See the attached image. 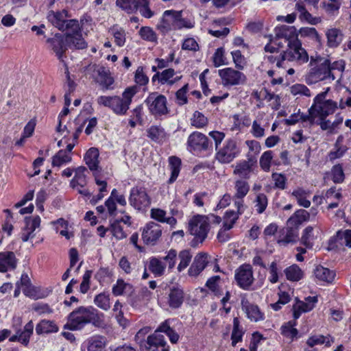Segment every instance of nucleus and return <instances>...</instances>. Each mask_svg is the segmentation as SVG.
Segmentation results:
<instances>
[{
  "instance_id": "f257e3e1",
  "label": "nucleus",
  "mask_w": 351,
  "mask_h": 351,
  "mask_svg": "<svg viewBox=\"0 0 351 351\" xmlns=\"http://www.w3.org/2000/svg\"><path fill=\"white\" fill-rule=\"evenodd\" d=\"M88 324L97 328L104 326V314L93 306H80L68 315V321L64 329L80 330Z\"/></svg>"
},
{
  "instance_id": "f03ea898",
  "label": "nucleus",
  "mask_w": 351,
  "mask_h": 351,
  "mask_svg": "<svg viewBox=\"0 0 351 351\" xmlns=\"http://www.w3.org/2000/svg\"><path fill=\"white\" fill-rule=\"evenodd\" d=\"M137 92L136 86H130L125 89L122 97L117 95H101L97 97V102L99 106L110 108L117 115H125Z\"/></svg>"
},
{
  "instance_id": "7ed1b4c3",
  "label": "nucleus",
  "mask_w": 351,
  "mask_h": 351,
  "mask_svg": "<svg viewBox=\"0 0 351 351\" xmlns=\"http://www.w3.org/2000/svg\"><path fill=\"white\" fill-rule=\"evenodd\" d=\"M309 71L305 76L308 84H314L319 82L330 79L334 80L335 75L330 71L329 60L319 55L310 58Z\"/></svg>"
},
{
  "instance_id": "20e7f679",
  "label": "nucleus",
  "mask_w": 351,
  "mask_h": 351,
  "mask_svg": "<svg viewBox=\"0 0 351 351\" xmlns=\"http://www.w3.org/2000/svg\"><path fill=\"white\" fill-rule=\"evenodd\" d=\"M187 230L193 236L191 245L195 247L202 243L208 237L210 230L208 219L206 215H196L193 216L188 222Z\"/></svg>"
},
{
  "instance_id": "39448f33",
  "label": "nucleus",
  "mask_w": 351,
  "mask_h": 351,
  "mask_svg": "<svg viewBox=\"0 0 351 351\" xmlns=\"http://www.w3.org/2000/svg\"><path fill=\"white\" fill-rule=\"evenodd\" d=\"M194 27V22L183 19L182 11L166 10L162 16L160 23L158 25V29L162 33L166 34L172 29H180L183 27L192 28Z\"/></svg>"
},
{
  "instance_id": "423d86ee",
  "label": "nucleus",
  "mask_w": 351,
  "mask_h": 351,
  "mask_svg": "<svg viewBox=\"0 0 351 351\" xmlns=\"http://www.w3.org/2000/svg\"><path fill=\"white\" fill-rule=\"evenodd\" d=\"M330 88L328 87L316 95L313 99V104L311 107V113L315 114L317 117L326 119L330 114H333L338 108L337 103L332 99H326V97Z\"/></svg>"
},
{
  "instance_id": "0eeeda50",
  "label": "nucleus",
  "mask_w": 351,
  "mask_h": 351,
  "mask_svg": "<svg viewBox=\"0 0 351 351\" xmlns=\"http://www.w3.org/2000/svg\"><path fill=\"white\" fill-rule=\"evenodd\" d=\"M187 149L190 152L199 155L213 152V143L208 136L199 132H193L188 137Z\"/></svg>"
},
{
  "instance_id": "6e6552de",
  "label": "nucleus",
  "mask_w": 351,
  "mask_h": 351,
  "mask_svg": "<svg viewBox=\"0 0 351 351\" xmlns=\"http://www.w3.org/2000/svg\"><path fill=\"white\" fill-rule=\"evenodd\" d=\"M239 153L240 149L236 140L229 138L216 150L215 158L221 164H228L237 158Z\"/></svg>"
},
{
  "instance_id": "1a4fd4ad",
  "label": "nucleus",
  "mask_w": 351,
  "mask_h": 351,
  "mask_svg": "<svg viewBox=\"0 0 351 351\" xmlns=\"http://www.w3.org/2000/svg\"><path fill=\"white\" fill-rule=\"evenodd\" d=\"M67 25L69 29L66 31L65 41L69 47H73L78 49L86 48L87 45L82 38L78 21L71 19Z\"/></svg>"
},
{
  "instance_id": "9d476101",
  "label": "nucleus",
  "mask_w": 351,
  "mask_h": 351,
  "mask_svg": "<svg viewBox=\"0 0 351 351\" xmlns=\"http://www.w3.org/2000/svg\"><path fill=\"white\" fill-rule=\"evenodd\" d=\"M145 103L148 107L149 112L155 117L165 115L169 112L166 97L158 93H150L145 100Z\"/></svg>"
},
{
  "instance_id": "9b49d317",
  "label": "nucleus",
  "mask_w": 351,
  "mask_h": 351,
  "mask_svg": "<svg viewBox=\"0 0 351 351\" xmlns=\"http://www.w3.org/2000/svg\"><path fill=\"white\" fill-rule=\"evenodd\" d=\"M288 48L283 51L284 58L286 60L289 62H296L299 64H302L308 62L309 57L307 51L302 46V43L300 40H297L287 45Z\"/></svg>"
},
{
  "instance_id": "f8f14e48",
  "label": "nucleus",
  "mask_w": 351,
  "mask_h": 351,
  "mask_svg": "<svg viewBox=\"0 0 351 351\" xmlns=\"http://www.w3.org/2000/svg\"><path fill=\"white\" fill-rule=\"evenodd\" d=\"M219 75L225 86L243 85L247 81V77L243 73L231 67L219 70Z\"/></svg>"
},
{
  "instance_id": "ddd939ff",
  "label": "nucleus",
  "mask_w": 351,
  "mask_h": 351,
  "mask_svg": "<svg viewBox=\"0 0 351 351\" xmlns=\"http://www.w3.org/2000/svg\"><path fill=\"white\" fill-rule=\"evenodd\" d=\"M130 204L135 209L141 210L149 206L151 199L143 186H134L130 191Z\"/></svg>"
},
{
  "instance_id": "4468645a",
  "label": "nucleus",
  "mask_w": 351,
  "mask_h": 351,
  "mask_svg": "<svg viewBox=\"0 0 351 351\" xmlns=\"http://www.w3.org/2000/svg\"><path fill=\"white\" fill-rule=\"evenodd\" d=\"M274 34L275 36L270 40L279 47L283 46L280 42H278L279 40L284 39L287 43V45L299 40L296 29L293 26L281 25L276 27L274 29Z\"/></svg>"
},
{
  "instance_id": "2eb2a0df",
  "label": "nucleus",
  "mask_w": 351,
  "mask_h": 351,
  "mask_svg": "<svg viewBox=\"0 0 351 351\" xmlns=\"http://www.w3.org/2000/svg\"><path fill=\"white\" fill-rule=\"evenodd\" d=\"M88 71L92 72L93 77L106 90L112 88L111 85L114 83V79L108 69L102 66L93 64L88 66Z\"/></svg>"
},
{
  "instance_id": "dca6fc26",
  "label": "nucleus",
  "mask_w": 351,
  "mask_h": 351,
  "mask_svg": "<svg viewBox=\"0 0 351 351\" xmlns=\"http://www.w3.org/2000/svg\"><path fill=\"white\" fill-rule=\"evenodd\" d=\"M235 280L237 285L243 289L247 290L254 282L252 266L248 264L241 265L235 271Z\"/></svg>"
},
{
  "instance_id": "f3484780",
  "label": "nucleus",
  "mask_w": 351,
  "mask_h": 351,
  "mask_svg": "<svg viewBox=\"0 0 351 351\" xmlns=\"http://www.w3.org/2000/svg\"><path fill=\"white\" fill-rule=\"evenodd\" d=\"M162 228L160 225L150 221L143 229L142 239L147 245H154L162 235Z\"/></svg>"
},
{
  "instance_id": "a211bd4d",
  "label": "nucleus",
  "mask_w": 351,
  "mask_h": 351,
  "mask_svg": "<svg viewBox=\"0 0 351 351\" xmlns=\"http://www.w3.org/2000/svg\"><path fill=\"white\" fill-rule=\"evenodd\" d=\"M142 351H169V346L162 335L154 332L147 337Z\"/></svg>"
},
{
  "instance_id": "6ab92c4d",
  "label": "nucleus",
  "mask_w": 351,
  "mask_h": 351,
  "mask_svg": "<svg viewBox=\"0 0 351 351\" xmlns=\"http://www.w3.org/2000/svg\"><path fill=\"white\" fill-rule=\"evenodd\" d=\"M40 221L39 216L25 218V226L21 232V239L23 242H27L35 237V231L39 228Z\"/></svg>"
},
{
  "instance_id": "aec40b11",
  "label": "nucleus",
  "mask_w": 351,
  "mask_h": 351,
  "mask_svg": "<svg viewBox=\"0 0 351 351\" xmlns=\"http://www.w3.org/2000/svg\"><path fill=\"white\" fill-rule=\"evenodd\" d=\"M256 165L255 158L250 156L246 160H241L237 163L233 173L243 179H249Z\"/></svg>"
},
{
  "instance_id": "412c9836",
  "label": "nucleus",
  "mask_w": 351,
  "mask_h": 351,
  "mask_svg": "<svg viewBox=\"0 0 351 351\" xmlns=\"http://www.w3.org/2000/svg\"><path fill=\"white\" fill-rule=\"evenodd\" d=\"M67 11L63 10L61 12L49 11L47 15L48 21L58 29L62 31H66L69 29L68 22L66 20Z\"/></svg>"
},
{
  "instance_id": "4be33fe9",
  "label": "nucleus",
  "mask_w": 351,
  "mask_h": 351,
  "mask_svg": "<svg viewBox=\"0 0 351 351\" xmlns=\"http://www.w3.org/2000/svg\"><path fill=\"white\" fill-rule=\"evenodd\" d=\"M34 327V323L30 320L25 325L22 331H15L16 334L10 337L9 341L11 342L19 341L25 346H28L30 337L33 335Z\"/></svg>"
},
{
  "instance_id": "5701e85b",
  "label": "nucleus",
  "mask_w": 351,
  "mask_h": 351,
  "mask_svg": "<svg viewBox=\"0 0 351 351\" xmlns=\"http://www.w3.org/2000/svg\"><path fill=\"white\" fill-rule=\"evenodd\" d=\"M208 254L198 253L194 258L193 262L189 269V274L191 276L199 275L208 264Z\"/></svg>"
},
{
  "instance_id": "b1692460",
  "label": "nucleus",
  "mask_w": 351,
  "mask_h": 351,
  "mask_svg": "<svg viewBox=\"0 0 351 351\" xmlns=\"http://www.w3.org/2000/svg\"><path fill=\"white\" fill-rule=\"evenodd\" d=\"M17 260L12 252H0V271L5 272L16 267Z\"/></svg>"
},
{
  "instance_id": "393cba45",
  "label": "nucleus",
  "mask_w": 351,
  "mask_h": 351,
  "mask_svg": "<svg viewBox=\"0 0 351 351\" xmlns=\"http://www.w3.org/2000/svg\"><path fill=\"white\" fill-rule=\"evenodd\" d=\"M299 239L298 228L293 226H289L285 230V236L278 239L277 243L280 246L285 247L288 244L295 243Z\"/></svg>"
},
{
  "instance_id": "a878e982",
  "label": "nucleus",
  "mask_w": 351,
  "mask_h": 351,
  "mask_svg": "<svg viewBox=\"0 0 351 351\" xmlns=\"http://www.w3.org/2000/svg\"><path fill=\"white\" fill-rule=\"evenodd\" d=\"M242 308L245 311L247 317L253 322H258L264 319V314L261 311L257 305L250 303L247 300H242Z\"/></svg>"
},
{
  "instance_id": "bb28decb",
  "label": "nucleus",
  "mask_w": 351,
  "mask_h": 351,
  "mask_svg": "<svg viewBox=\"0 0 351 351\" xmlns=\"http://www.w3.org/2000/svg\"><path fill=\"white\" fill-rule=\"evenodd\" d=\"M75 176L70 182V185L73 189L80 186L81 188L85 187L87 184L86 173L88 170L85 167L80 166L75 169Z\"/></svg>"
},
{
  "instance_id": "cd10ccee",
  "label": "nucleus",
  "mask_w": 351,
  "mask_h": 351,
  "mask_svg": "<svg viewBox=\"0 0 351 351\" xmlns=\"http://www.w3.org/2000/svg\"><path fill=\"white\" fill-rule=\"evenodd\" d=\"M107 339L102 335H95L86 341L87 351H104Z\"/></svg>"
},
{
  "instance_id": "c85d7f7f",
  "label": "nucleus",
  "mask_w": 351,
  "mask_h": 351,
  "mask_svg": "<svg viewBox=\"0 0 351 351\" xmlns=\"http://www.w3.org/2000/svg\"><path fill=\"white\" fill-rule=\"evenodd\" d=\"M47 41L50 44V47L56 53L58 59L60 60L66 50L63 37L61 35L56 34L53 38H49Z\"/></svg>"
},
{
  "instance_id": "c756f323",
  "label": "nucleus",
  "mask_w": 351,
  "mask_h": 351,
  "mask_svg": "<svg viewBox=\"0 0 351 351\" xmlns=\"http://www.w3.org/2000/svg\"><path fill=\"white\" fill-rule=\"evenodd\" d=\"M99 151L97 148L92 147L89 149L84 156V161L89 169L93 173H96L99 168Z\"/></svg>"
},
{
  "instance_id": "7c9ffc66",
  "label": "nucleus",
  "mask_w": 351,
  "mask_h": 351,
  "mask_svg": "<svg viewBox=\"0 0 351 351\" xmlns=\"http://www.w3.org/2000/svg\"><path fill=\"white\" fill-rule=\"evenodd\" d=\"M310 213L304 209H299L288 219L287 225L293 226L299 228L303 222L308 221Z\"/></svg>"
},
{
  "instance_id": "2f4dec72",
  "label": "nucleus",
  "mask_w": 351,
  "mask_h": 351,
  "mask_svg": "<svg viewBox=\"0 0 351 351\" xmlns=\"http://www.w3.org/2000/svg\"><path fill=\"white\" fill-rule=\"evenodd\" d=\"M166 211L160 208H152L150 212L151 217L160 223H167L171 226H175L177 220L173 217H166Z\"/></svg>"
},
{
  "instance_id": "473e14b6",
  "label": "nucleus",
  "mask_w": 351,
  "mask_h": 351,
  "mask_svg": "<svg viewBox=\"0 0 351 351\" xmlns=\"http://www.w3.org/2000/svg\"><path fill=\"white\" fill-rule=\"evenodd\" d=\"M20 284L22 287L23 293L29 297L34 298H43L37 295L36 287L31 284L30 279L27 274H23L20 280Z\"/></svg>"
},
{
  "instance_id": "72a5a7b5",
  "label": "nucleus",
  "mask_w": 351,
  "mask_h": 351,
  "mask_svg": "<svg viewBox=\"0 0 351 351\" xmlns=\"http://www.w3.org/2000/svg\"><path fill=\"white\" fill-rule=\"evenodd\" d=\"M58 330V326L52 320L43 319L36 326V332L38 335L57 332Z\"/></svg>"
},
{
  "instance_id": "f704fd0d",
  "label": "nucleus",
  "mask_w": 351,
  "mask_h": 351,
  "mask_svg": "<svg viewBox=\"0 0 351 351\" xmlns=\"http://www.w3.org/2000/svg\"><path fill=\"white\" fill-rule=\"evenodd\" d=\"M184 300L183 291L179 288L171 289L169 294L168 303L173 308H179Z\"/></svg>"
},
{
  "instance_id": "c9c22d12",
  "label": "nucleus",
  "mask_w": 351,
  "mask_h": 351,
  "mask_svg": "<svg viewBox=\"0 0 351 351\" xmlns=\"http://www.w3.org/2000/svg\"><path fill=\"white\" fill-rule=\"evenodd\" d=\"M343 139L344 138L342 135L338 136L335 144L334 150L330 151L328 154L330 160L342 157L347 151V147L343 144Z\"/></svg>"
},
{
  "instance_id": "e433bc0d",
  "label": "nucleus",
  "mask_w": 351,
  "mask_h": 351,
  "mask_svg": "<svg viewBox=\"0 0 351 351\" xmlns=\"http://www.w3.org/2000/svg\"><path fill=\"white\" fill-rule=\"evenodd\" d=\"M314 275L317 280L326 282H332L335 276L332 271L321 265L316 266Z\"/></svg>"
},
{
  "instance_id": "4c0bfd02",
  "label": "nucleus",
  "mask_w": 351,
  "mask_h": 351,
  "mask_svg": "<svg viewBox=\"0 0 351 351\" xmlns=\"http://www.w3.org/2000/svg\"><path fill=\"white\" fill-rule=\"evenodd\" d=\"M147 136L157 143H162L167 138L166 132L160 126L152 125L147 130Z\"/></svg>"
},
{
  "instance_id": "58836bf2",
  "label": "nucleus",
  "mask_w": 351,
  "mask_h": 351,
  "mask_svg": "<svg viewBox=\"0 0 351 351\" xmlns=\"http://www.w3.org/2000/svg\"><path fill=\"white\" fill-rule=\"evenodd\" d=\"M169 165L171 170V176L168 180L169 184L173 183L180 171L181 160L176 156H171L169 158Z\"/></svg>"
},
{
  "instance_id": "ea45409f",
  "label": "nucleus",
  "mask_w": 351,
  "mask_h": 351,
  "mask_svg": "<svg viewBox=\"0 0 351 351\" xmlns=\"http://www.w3.org/2000/svg\"><path fill=\"white\" fill-rule=\"evenodd\" d=\"M132 291V285L130 283L125 282L123 279H118L116 284L113 285L112 289V292L115 296L131 293Z\"/></svg>"
},
{
  "instance_id": "a19ab883",
  "label": "nucleus",
  "mask_w": 351,
  "mask_h": 351,
  "mask_svg": "<svg viewBox=\"0 0 351 351\" xmlns=\"http://www.w3.org/2000/svg\"><path fill=\"white\" fill-rule=\"evenodd\" d=\"M326 37L328 47H337L342 41L343 34L339 29L334 28L327 31Z\"/></svg>"
},
{
  "instance_id": "79ce46f5",
  "label": "nucleus",
  "mask_w": 351,
  "mask_h": 351,
  "mask_svg": "<svg viewBox=\"0 0 351 351\" xmlns=\"http://www.w3.org/2000/svg\"><path fill=\"white\" fill-rule=\"evenodd\" d=\"M234 190L233 198H244L250 191V185L245 180H237L234 182Z\"/></svg>"
},
{
  "instance_id": "37998d69",
  "label": "nucleus",
  "mask_w": 351,
  "mask_h": 351,
  "mask_svg": "<svg viewBox=\"0 0 351 351\" xmlns=\"http://www.w3.org/2000/svg\"><path fill=\"white\" fill-rule=\"evenodd\" d=\"M71 156L66 152L64 149H60L52 158V165L53 167H58L66 164L71 161Z\"/></svg>"
},
{
  "instance_id": "c03bdc74",
  "label": "nucleus",
  "mask_w": 351,
  "mask_h": 351,
  "mask_svg": "<svg viewBox=\"0 0 351 351\" xmlns=\"http://www.w3.org/2000/svg\"><path fill=\"white\" fill-rule=\"evenodd\" d=\"M285 274L287 280L293 282L299 281L303 277V271L297 265H293L286 268Z\"/></svg>"
},
{
  "instance_id": "a18cd8bd",
  "label": "nucleus",
  "mask_w": 351,
  "mask_h": 351,
  "mask_svg": "<svg viewBox=\"0 0 351 351\" xmlns=\"http://www.w3.org/2000/svg\"><path fill=\"white\" fill-rule=\"evenodd\" d=\"M109 32L113 36L117 45L123 47L125 45V32L123 28L114 25L110 29Z\"/></svg>"
},
{
  "instance_id": "49530a36",
  "label": "nucleus",
  "mask_w": 351,
  "mask_h": 351,
  "mask_svg": "<svg viewBox=\"0 0 351 351\" xmlns=\"http://www.w3.org/2000/svg\"><path fill=\"white\" fill-rule=\"evenodd\" d=\"M244 332L240 326V322L237 317L233 319V330L231 335L232 345L234 346L238 342L242 341Z\"/></svg>"
},
{
  "instance_id": "de8ad7c7",
  "label": "nucleus",
  "mask_w": 351,
  "mask_h": 351,
  "mask_svg": "<svg viewBox=\"0 0 351 351\" xmlns=\"http://www.w3.org/2000/svg\"><path fill=\"white\" fill-rule=\"evenodd\" d=\"M117 6L128 13H132L138 10L140 0H117Z\"/></svg>"
},
{
  "instance_id": "09e8293b",
  "label": "nucleus",
  "mask_w": 351,
  "mask_h": 351,
  "mask_svg": "<svg viewBox=\"0 0 351 351\" xmlns=\"http://www.w3.org/2000/svg\"><path fill=\"white\" fill-rule=\"evenodd\" d=\"M95 304L99 308L107 311L110 308V295L106 293H101L95 295Z\"/></svg>"
},
{
  "instance_id": "8fccbe9b",
  "label": "nucleus",
  "mask_w": 351,
  "mask_h": 351,
  "mask_svg": "<svg viewBox=\"0 0 351 351\" xmlns=\"http://www.w3.org/2000/svg\"><path fill=\"white\" fill-rule=\"evenodd\" d=\"M148 267L155 276H161L164 274L165 265L160 259L152 258L149 261Z\"/></svg>"
},
{
  "instance_id": "3c124183",
  "label": "nucleus",
  "mask_w": 351,
  "mask_h": 351,
  "mask_svg": "<svg viewBox=\"0 0 351 351\" xmlns=\"http://www.w3.org/2000/svg\"><path fill=\"white\" fill-rule=\"evenodd\" d=\"M208 123V119L200 112L195 111L191 119V124L196 128H203Z\"/></svg>"
},
{
  "instance_id": "603ef678",
  "label": "nucleus",
  "mask_w": 351,
  "mask_h": 351,
  "mask_svg": "<svg viewBox=\"0 0 351 351\" xmlns=\"http://www.w3.org/2000/svg\"><path fill=\"white\" fill-rule=\"evenodd\" d=\"M306 192L301 188H298L292 192V195L297 199L298 204L302 207L308 208L311 202L306 197Z\"/></svg>"
},
{
  "instance_id": "864d4df0",
  "label": "nucleus",
  "mask_w": 351,
  "mask_h": 351,
  "mask_svg": "<svg viewBox=\"0 0 351 351\" xmlns=\"http://www.w3.org/2000/svg\"><path fill=\"white\" fill-rule=\"evenodd\" d=\"M239 215L234 210H227L223 216V226L225 229H232L239 219Z\"/></svg>"
},
{
  "instance_id": "5fc2aeb1",
  "label": "nucleus",
  "mask_w": 351,
  "mask_h": 351,
  "mask_svg": "<svg viewBox=\"0 0 351 351\" xmlns=\"http://www.w3.org/2000/svg\"><path fill=\"white\" fill-rule=\"evenodd\" d=\"M317 302V297H307L305 298V301H300L298 303V308L301 311L304 313L308 312L311 311L314 307L315 304Z\"/></svg>"
},
{
  "instance_id": "6e6d98bb",
  "label": "nucleus",
  "mask_w": 351,
  "mask_h": 351,
  "mask_svg": "<svg viewBox=\"0 0 351 351\" xmlns=\"http://www.w3.org/2000/svg\"><path fill=\"white\" fill-rule=\"evenodd\" d=\"M256 210L258 214L263 213L268 204V199L264 193H258L254 200Z\"/></svg>"
},
{
  "instance_id": "4d7b16f0",
  "label": "nucleus",
  "mask_w": 351,
  "mask_h": 351,
  "mask_svg": "<svg viewBox=\"0 0 351 351\" xmlns=\"http://www.w3.org/2000/svg\"><path fill=\"white\" fill-rule=\"evenodd\" d=\"M272 159V151H266L262 154L260 158V166L263 171L266 172L269 171Z\"/></svg>"
},
{
  "instance_id": "13d9d810",
  "label": "nucleus",
  "mask_w": 351,
  "mask_h": 351,
  "mask_svg": "<svg viewBox=\"0 0 351 351\" xmlns=\"http://www.w3.org/2000/svg\"><path fill=\"white\" fill-rule=\"evenodd\" d=\"M306 343L310 347H313L315 345H322L325 343L326 346H330V337H324L323 335L313 336L308 339Z\"/></svg>"
},
{
  "instance_id": "bf43d9fd",
  "label": "nucleus",
  "mask_w": 351,
  "mask_h": 351,
  "mask_svg": "<svg viewBox=\"0 0 351 351\" xmlns=\"http://www.w3.org/2000/svg\"><path fill=\"white\" fill-rule=\"evenodd\" d=\"M179 258L180 261L178 266V269L179 271H181L189 265L192 255L189 250H184L180 252Z\"/></svg>"
},
{
  "instance_id": "052dcab7",
  "label": "nucleus",
  "mask_w": 351,
  "mask_h": 351,
  "mask_svg": "<svg viewBox=\"0 0 351 351\" xmlns=\"http://www.w3.org/2000/svg\"><path fill=\"white\" fill-rule=\"evenodd\" d=\"M141 37L149 42H157V36L155 32L149 27H142L139 31Z\"/></svg>"
},
{
  "instance_id": "680f3d73",
  "label": "nucleus",
  "mask_w": 351,
  "mask_h": 351,
  "mask_svg": "<svg viewBox=\"0 0 351 351\" xmlns=\"http://www.w3.org/2000/svg\"><path fill=\"white\" fill-rule=\"evenodd\" d=\"M110 232L112 235L118 240L126 238L127 234L123 231L122 226L119 224V221H115L111 224Z\"/></svg>"
},
{
  "instance_id": "e2e57ef3",
  "label": "nucleus",
  "mask_w": 351,
  "mask_h": 351,
  "mask_svg": "<svg viewBox=\"0 0 351 351\" xmlns=\"http://www.w3.org/2000/svg\"><path fill=\"white\" fill-rule=\"evenodd\" d=\"M150 328L149 327H144L140 329L136 335L134 336V341L139 345L141 350L145 347V341L146 335L149 332Z\"/></svg>"
},
{
  "instance_id": "0e129e2a",
  "label": "nucleus",
  "mask_w": 351,
  "mask_h": 351,
  "mask_svg": "<svg viewBox=\"0 0 351 351\" xmlns=\"http://www.w3.org/2000/svg\"><path fill=\"white\" fill-rule=\"evenodd\" d=\"M272 180L274 182V187L280 190L286 189L287 178L282 173H273Z\"/></svg>"
},
{
  "instance_id": "69168bd1",
  "label": "nucleus",
  "mask_w": 351,
  "mask_h": 351,
  "mask_svg": "<svg viewBox=\"0 0 351 351\" xmlns=\"http://www.w3.org/2000/svg\"><path fill=\"white\" fill-rule=\"evenodd\" d=\"M231 54L235 67L242 70L246 64V61L244 56L241 54V52L239 50H236L232 51Z\"/></svg>"
},
{
  "instance_id": "338daca9",
  "label": "nucleus",
  "mask_w": 351,
  "mask_h": 351,
  "mask_svg": "<svg viewBox=\"0 0 351 351\" xmlns=\"http://www.w3.org/2000/svg\"><path fill=\"white\" fill-rule=\"evenodd\" d=\"M291 93L293 95H304L306 97L311 96V91L304 84H295L291 87Z\"/></svg>"
},
{
  "instance_id": "774afa93",
  "label": "nucleus",
  "mask_w": 351,
  "mask_h": 351,
  "mask_svg": "<svg viewBox=\"0 0 351 351\" xmlns=\"http://www.w3.org/2000/svg\"><path fill=\"white\" fill-rule=\"evenodd\" d=\"M332 180L335 183H341L344 180L343 168L340 165H335L332 169Z\"/></svg>"
}]
</instances>
